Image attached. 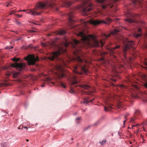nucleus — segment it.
Returning a JSON list of instances; mask_svg holds the SVG:
<instances>
[{
	"label": "nucleus",
	"mask_w": 147,
	"mask_h": 147,
	"mask_svg": "<svg viewBox=\"0 0 147 147\" xmlns=\"http://www.w3.org/2000/svg\"><path fill=\"white\" fill-rule=\"evenodd\" d=\"M96 1L99 3H102L104 2L106 0H96Z\"/></svg>",
	"instance_id": "obj_30"
},
{
	"label": "nucleus",
	"mask_w": 147,
	"mask_h": 147,
	"mask_svg": "<svg viewBox=\"0 0 147 147\" xmlns=\"http://www.w3.org/2000/svg\"><path fill=\"white\" fill-rule=\"evenodd\" d=\"M139 89L138 86L135 85H133L130 90L129 95L132 98H137L138 97V92Z\"/></svg>",
	"instance_id": "obj_8"
},
{
	"label": "nucleus",
	"mask_w": 147,
	"mask_h": 147,
	"mask_svg": "<svg viewBox=\"0 0 147 147\" xmlns=\"http://www.w3.org/2000/svg\"><path fill=\"white\" fill-rule=\"evenodd\" d=\"M132 17H133V18H127L125 20V21H127L129 23L136 22V17L139 16V15L134 14L132 15Z\"/></svg>",
	"instance_id": "obj_11"
},
{
	"label": "nucleus",
	"mask_w": 147,
	"mask_h": 147,
	"mask_svg": "<svg viewBox=\"0 0 147 147\" xmlns=\"http://www.w3.org/2000/svg\"><path fill=\"white\" fill-rule=\"evenodd\" d=\"M57 69L58 70H60L61 69V65H58L57 66Z\"/></svg>",
	"instance_id": "obj_37"
},
{
	"label": "nucleus",
	"mask_w": 147,
	"mask_h": 147,
	"mask_svg": "<svg viewBox=\"0 0 147 147\" xmlns=\"http://www.w3.org/2000/svg\"><path fill=\"white\" fill-rule=\"evenodd\" d=\"M16 15L18 17H19V18H20V17H22V15H18V14H16Z\"/></svg>",
	"instance_id": "obj_44"
},
{
	"label": "nucleus",
	"mask_w": 147,
	"mask_h": 147,
	"mask_svg": "<svg viewBox=\"0 0 147 147\" xmlns=\"http://www.w3.org/2000/svg\"><path fill=\"white\" fill-rule=\"evenodd\" d=\"M47 82L48 83L52 84L53 85H54L55 84V83L54 82L51 81V80L49 79H47Z\"/></svg>",
	"instance_id": "obj_29"
},
{
	"label": "nucleus",
	"mask_w": 147,
	"mask_h": 147,
	"mask_svg": "<svg viewBox=\"0 0 147 147\" xmlns=\"http://www.w3.org/2000/svg\"><path fill=\"white\" fill-rule=\"evenodd\" d=\"M103 60V58H102V59H101V60Z\"/></svg>",
	"instance_id": "obj_61"
},
{
	"label": "nucleus",
	"mask_w": 147,
	"mask_h": 147,
	"mask_svg": "<svg viewBox=\"0 0 147 147\" xmlns=\"http://www.w3.org/2000/svg\"><path fill=\"white\" fill-rule=\"evenodd\" d=\"M107 20L108 22H106L103 20H90L89 22L84 21L82 24L81 25V26L86 27L87 26V24L89 23L95 26L98 25L101 23L109 24V22L111 21V20L109 18H107Z\"/></svg>",
	"instance_id": "obj_6"
},
{
	"label": "nucleus",
	"mask_w": 147,
	"mask_h": 147,
	"mask_svg": "<svg viewBox=\"0 0 147 147\" xmlns=\"http://www.w3.org/2000/svg\"><path fill=\"white\" fill-rule=\"evenodd\" d=\"M21 10H19L18 11V12H21V11H21Z\"/></svg>",
	"instance_id": "obj_54"
},
{
	"label": "nucleus",
	"mask_w": 147,
	"mask_h": 147,
	"mask_svg": "<svg viewBox=\"0 0 147 147\" xmlns=\"http://www.w3.org/2000/svg\"><path fill=\"white\" fill-rule=\"evenodd\" d=\"M18 129H21V128H20V127H18Z\"/></svg>",
	"instance_id": "obj_58"
},
{
	"label": "nucleus",
	"mask_w": 147,
	"mask_h": 147,
	"mask_svg": "<svg viewBox=\"0 0 147 147\" xmlns=\"http://www.w3.org/2000/svg\"><path fill=\"white\" fill-rule=\"evenodd\" d=\"M59 60H60V61L62 63H63V65H65V62H64V61L62 59H59Z\"/></svg>",
	"instance_id": "obj_42"
},
{
	"label": "nucleus",
	"mask_w": 147,
	"mask_h": 147,
	"mask_svg": "<svg viewBox=\"0 0 147 147\" xmlns=\"http://www.w3.org/2000/svg\"><path fill=\"white\" fill-rule=\"evenodd\" d=\"M136 2H138L139 3H140L141 2L142 0H136Z\"/></svg>",
	"instance_id": "obj_45"
},
{
	"label": "nucleus",
	"mask_w": 147,
	"mask_h": 147,
	"mask_svg": "<svg viewBox=\"0 0 147 147\" xmlns=\"http://www.w3.org/2000/svg\"><path fill=\"white\" fill-rule=\"evenodd\" d=\"M26 141H27V142H28L29 141V140L28 139H26Z\"/></svg>",
	"instance_id": "obj_56"
},
{
	"label": "nucleus",
	"mask_w": 147,
	"mask_h": 147,
	"mask_svg": "<svg viewBox=\"0 0 147 147\" xmlns=\"http://www.w3.org/2000/svg\"><path fill=\"white\" fill-rule=\"evenodd\" d=\"M31 30V32H36V31L33 30Z\"/></svg>",
	"instance_id": "obj_49"
},
{
	"label": "nucleus",
	"mask_w": 147,
	"mask_h": 147,
	"mask_svg": "<svg viewBox=\"0 0 147 147\" xmlns=\"http://www.w3.org/2000/svg\"><path fill=\"white\" fill-rule=\"evenodd\" d=\"M59 84L62 87L65 88H66V86H65V84L63 82H60Z\"/></svg>",
	"instance_id": "obj_25"
},
{
	"label": "nucleus",
	"mask_w": 147,
	"mask_h": 147,
	"mask_svg": "<svg viewBox=\"0 0 147 147\" xmlns=\"http://www.w3.org/2000/svg\"><path fill=\"white\" fill-rule=\"evenodd\" d=\"M8 86V84L5 83H0V87L6 86Z\"/></svg>",
	"instance_id": "obj_23"
},
{
	"label": "nucleus",
	"mask_w": 147,
	"mask_h": 147,
	"mask_svg": "<svg viewBox=\"0 0 147 147\" xmlns=\"http://www.w3.org/2000/svg\"><path fill=\"white\" fill-rule=\"evenodd\" d=\"M122 42L125 45L123 50V55L124 57L126 58V52L128 49L133 47V45H134V42L130 41L127 39H123L122 40Z\"/></svg>",
	"instance_id": "obj_7"
},
{
	"label": "nucleus",
	"mask_w": 147,
	"mask_h": 147,
	"mask_svg": "<svg viewBox=\"0 0 147 147\" xmlns=\"http://www.w3.org/2000/svg\"><path fill=\"white\" fill-rule=\"evenodd\" d=\"M27 31L28 33H31L32 32L31 30H28Z\"/></svg>",
	"instance_id": "obj_48"
},
{
	"label": "nucleus",
	"mask_w": 147,
	"mask_h": 147,
	"mask_svg": "<svg viewBox=\"0 0 147 147\" xmlns=\"http://www.w3.org/2000/svg\"><path fill=\"white\" fill-rule=\"evenodd\" d=\"M80 119H81V118L80 117H78V118H77L76 119V121L78 120H80Z\"/></svg>",
	"instance_id": "obj_47"
},
{
	"label": "nucleus",
	"mask_w": 147,
	"mask_h": 147,
	"mask_svg": "<svg viewBox=\"0 0 147 147\" xmlns=\"http://www.w3.org/2000/svg\"><path fill=\"white\" fill-rule=\"evenodd\" d=\"M17 23L18 24H20L19 22H17Z\"/></svg>",
	"instance_id": "obj_55"
},
{
	"label": "nucleus",
	"mask_w": 147,
	"mask_h": 147,
	"mask_svg": "<svg viewBox=\"0 0 147 147\" xmlns=\"http://www.w3.org/2000/svg\"><path fill=\"white\" fill-rule=\"evenodd\" d=\"M62 4H63V5H62V6H65L67 7H68L72 3L69 1H63L61 2V3L60 2L59 3V5H61Z\"/></svg>",
	"instance_id": "obj_12"
},
{
	"label": "nucleus",
	"mask_w": 147,
	"mask_h": 147,
	"mask_svg": "<svg viewBox=\"0 0 147 147\" xmlns=\"http://www.w3.org/2000/svg\"><path fill=\"white\" fill-rule=\"evenodd\" d=\"M136 118H135L134 116V118H131L130 122H131L134 123L135 121V120Z\"/></svg>",
	"instance_id": "obj_32"
},
{
	"label": "nucleus",
	"mask_w": 147,
	"mask_h": 147,
	"mask_svg": "<svg viewBox=\"0 0 147 147\" xmlns=\"http://www.w3.org/2000/svg\"><path fill=\"white\" fill-rule=\"evenodd\" d=\"M78 86L80 88H84V89L85 90H89L91 89V88L90 86L86 84H82L79 85Z\"/></svg>",
	"instance_id": "obj_14"
},
{
	"label": "nucleus",
	"mask_w": 147,
	"mask_h": 147,
	"mask_svg": "<svg viewBox=\"0 0 147 147\" xmlns=\"http://www.w3.org/2000/svg\"><path fill=\"white\" fill-rule=\"evenodd\" d=\"M104 109L105 111H107L109 110V107H105Z\"/></svg>",
	"instance_id": "obj_41"
},
{
	"label": "nucleus",
	"mask_w": 147,
	"mask_h": 147,
	"mask_svg": "<svg viewBox=\"0 0 147 147\" xmlns=\"http://www.w3.org/2000/svg\"><path fill=\"white\" fill-rule=\"evenodd\" d=\"M126 121V120H124L123 121V124H124L125 123V121Z\"/></svg>",
	"instance_id": "obj_53"
},
{
	"label": "nucleus",
	"mask_w": 147,
	"mask_h": 147,
	"mask_svg": "<svg viewBox=\"0 0 147 147\" xmlns=\"http://www.w3.org/2000/svg\"><path fill=\"white\" fill-rule=\"evenodd\" d=\"M68 16L69 17V21L70 22H72L73 21V20L72 18L74 16V14L73 12H70L68 14Z\"/></svg>",
	"instance_id": "obj_21"
},
{
	"label": "nucleus",
	"mask_w": 147,
	"mask_h": 147,
	"mask_svg": "<svg viewBox=\"0 0 147 147\" xmlns=\"http://www.w3.org/2000/svg\"><path fill=\"white\" fill-rule=\"evenodd\" d=\"M8 5H9L8 4V5H7V7H8Z\"/></svg>",
	"instance_id": "obj_60"
},
{
	"label": "nucleus",
	"mask_w": 147,
	"mask_h": 147,
	"mask_svg": "<svg viewBox=\"0 0 147 147\" xmlns=\"http://www.w3.org/2000/svg\"><path fill=\"white\" fill-rule=\"evenodd\" d=\"M78 35L81 37V41L74 39L72 41V46L76 49V51L73 53V54L76 57L74 59L78 62L77 65L74 67V72L79 74H87L88 73V69L87 67L85 64L86 61H83L81 58L82 57V53L80 49L84 45L88 47H102L105 42L103 40L98 41L96 37L94 35H89L86 36L82 32H79Z\"/></svg>",
	"instance_id": "obj_1"
},
{
	"label": "nucleus",
	"mask_w": 147,
	"mask_h": 147,
	"mask_svg": "<svg viewBox=\"0 0 147 147\" xmlns=\"http://www.w3.org/2000/svg\"><path fill=\"white\" fill-rule=\"evenodd\" d=\"M41 86L42 87H43L44 86V84H42L41 85Z\"/></svg>",
	"instance_id": "obj_51"
},
{
	"label": "nucleus",
	"mask_w": 147,
	"mask_h": 147,
	"mask_svg": "<svg viewBox=\"0 0 147 147\" xmlns=\"http://www.w3.org/2000/svg\"><path fill=\"white\" fill-rule=\"evenodd\" d=\"M25 59L28 61L29 65H34L36 61L39 60L38 57L37 56L36 58L34 55H29L27 57H25Z\"/></svg>",
	"instance_id": "obj_9"
},
{
	"label": "nucleus",
	"mask_w": 147,
	"mask_h": 147,
	"mask_svg": "<svg viewBox=\"0 0 147 147\" xmlns=\"http://www.w3.org/2000/svg\"><path fill=\"white\" fill-rule=\"evenodd\" d=\"M13 48V47L12 46H8L6 47L5 48L6 49H12Z\"/></svg>",
	"instance_id": "obj_36"
},
{
	"label": "nucleus",
	"mask_w": 147,
	"mask_h": 147,
	"mask_svg": "<svg viewBox=\"0 0 147 147\" xmlns=\"http://www.w3.org/2000/svg\"><path fill=\"white\" fill-rule=\"evenodd\" d=\"M89 98H85L84 100L83 103L85 104L88 103L89 102H92L93 100H94V98H93L92 99L89 100Z\"/></svg>",
	"instance_id": "obj_20"
},
{
	"label": "nucleus",
	"mask_w": 147,
	"mask_h": 147,
	"mask_svg": "<svg viewBox=\"0 0 147 147\" xmlns=\"http://www.w3.org/2000/svg\"><path fill=\"white\" fill-rule=\"evenodd\" d=\"M134 36L136 38H137L138 37L141 36V34H136L135 33H134Z\"/></svg>",
	"instance_id": "obj_26"
},
{
	"label": "nucleus",
	"mask_w": 147,
	"mask_h": 147,
	"mask_svg": "<svg viewBox=\"0 0 147 147\" xmlns=\"http://www.w3.org/2000/svg\"><path fill=\"white\" fill-rule=\"evenodd\" d=\"M125 118H126V116H125Z\"/></svg>",
	"instance_id": "obj_62"
},
{
	"label": "nucleus",
	"mask_w": 147,
	"mask_h": 147,
	"mask_svg": "<svg viewBox=\"0 0 147 147\" xmlns=\"http://www.w3.org/2000/svg\"><path fill=\"white\" fill-rule=\"evenodd\" d=\"M119 47V46H116L115 47H113L112 48H111L110 49V51L111 53L114 54L115 53V50L116 49H118Z\"/></svg>",
	"instance_id": "obj_19"
},
{
	"label": "nucleus",
	"mask_w": 147,
	"mask_h": 147,
	"mask_svg": "<svg viewBox=\"0 0 147 147\" xmlns=\"http://www.w3.org/2000/svg\"><path fill=\"white\" fill-rule=\"evenodd\" d=\"M65 76V75L63 74H61L59 76V78H63Z\"/></svg>",
	"instance_id": "obj_33"
},
{
	"label": "nucleus",
	"mask_w": 147,
	"mask_h": 147,
	"mask_svg": "<svg viewBox=\"0 0 147 147\" xmlns=\"http://www.w3.org/2000/svg\"><path fill=\"white\" fill-rule=\"evenodd\" d=\"M108 6V5H107V4L105 3L104 5H102V7L103 9H106Z\"/></svg>",
	"instance_id": "obj_31"
},
{
	"label": "nucleus",
	"mask_w": 147,
	"mask_h": 147,
	"mask_svg": "<svg viewBox=\"0 0 147 147\" xmlns=\"http://www.w3.org/2000/svg\"><path fill=\"white\" fill-rule=\"evenodd\" d=\"M26 67V64L22 63H14L11 64V67L16 68L19 72H14L13 73V76L14 78H16L19 74H21V71L24 70Z\"/></svg>",
	"instance_id": "obj_4"
},
{
	"label": "nucleus",
	"mask_w": 147,
	"mask_h": 147,
	"mask_svg": "<svg viewBox=\"0 0 147 147\" xmlns=\"http://www.w3.org/2000/svg\"><path fill=\"white\" fill-rule=\"evenodd\" d=\"M106 142V140H102V142H100L99 143H100V144L101 145H103L105 144Z\"/></svg>",
	"instance_id": "obj_28"
},
{
	"label": "nucleus",
	"mask_w": 147,
	"mask_h": 147,
	"mask_svg": "<svg viewBox=\"0 0 147 147\" xmlns=\"http://www.w3.org/2000/svg\"><path fill=\"white\" fill-rule=\"evenodd\" d=\"M136 126V125H132V127H135Z\"/></svg>",
	"instance_id": "obj_52"
},
{
	"label": "nucleus",
	"mask_w": 147,
	"mask_h": 147,
	"mask_svg": "<svg viewBox=\"0 0 147 147\" xmlns=\"http://www.w3.org/2000/svg\"><path fill=\"white\" fill-rule=\"evenodd\" d=\"M94 92V90L92 91H90L89 92L86 91L82 90L81 91V92L82 94H86L89 95H91Z\"/></svg>",
	"instance_id": "obj_18"
},
{
	"label": "nucleus",
	"mask_w": 147,
	"mask_h": 147,
	"mask_svg": "<svg viewBox=\"0 0 147 147\" xmlns=\"http://www.w3.org/2000/svg\"><path fill=\"white\" fill-rule=\"evenodd\" d=\"M70 92L71 94H74L75 92L72 89H71L70 90Z\"/></svg>",
	"instance_id": "obj_39"
},
{
	"label": "nucleus",
	"mask_w": 147,
	"mask_h": 147,
	"mask_svg": "<svg viewBox=\"0 0 147 147\" xmlns=\"http://www.w3.org/2000/svg\"><path fill=\"white\" fill-rule=\"evenodd\" d=\"M109 107L110 108H111V106H109Z\"/></svg>",
	"instance_id": "obj_59"
},
{
	"label": "nucleus",
	"mask_w": 147,
	"mask_h": 147,
	"mask_svg": "<svg viewBox=\"0 0 147 147\" xmlns=\"http://www.w3.org/2000/svg\"><path fill=\"white\" fill-rule=\"evenodd\" d=\"M119 86L121 88H126V86H124L123 85H119Z\"/></svg>",
	"instance_id": "obj_43"
},
{
	"label": "nucleus",
	"mask_w": 147,
	"mask_h": 147,
	"mask_svg": "<svg viewBox=\"0 0 147 147\" xmlns=\"http://www.w3.org/2000/svg\"><path fill=\"white\" fill-rule=\"evenodd\" d=\"M120 29L118 28L115 29L114 30L111 32V33H109L107 34H104L103 35L102 37L105 39H106L108 37H110L111 35H114L117 33L119 32H120Z\"/></svg>",
	"instance_id": "obj_10"
},
{
	"label": "nucleus",
	"mask_w": 147,
	"mask_h": 147,
	"mask_svg": "<svg viewBox=\"0 0 147 147\" xmlns=\"http://www.w3.org/2000/svg\"><path fill=\"white\" fill-rule=\"evenodd\" d=\"M11 59L12 60H13V61L15 62L18 61L20 60L19 59L15 57H14L13 58Z\"/></svg>",
	"instance_id": "obj_24"
},
{
	"label": "nucleus",
	"mask_w": 147,
	"mask_h": 147,
	"mask_svg": "<svg viewBox=\"0 0 147 147\" xmlns=\"http://www.w3.org/2000/svg\"><path fill=\"white\" fill-rule=\"evenodd\" d=\"M144 64L146 66V67H144L147 70V62H145L144 63Z\"/></svg>",
	"instance_id": "obj_38"
},
{
	"label": "nucleus",
	"mask_w": 147,
	"mask_h": 147,
	"mask_svg": "<svg viewBox=\"0 0 147 147\" xmlns=\"http://www.w3.org/2000/svg\"><path fill=\"white\" fill-rule=\"evenodd\" d=\"M141 115V113L140 110L138 109H136L135 110L134 114V117L135 118H138L140 117Z\"/></svg>",
	"instance_id": "obj_16"
},
{
	"label": "nucleus",
	"mask_w": 147,
	"mask_h": 147,
	"mask_svg": "<svg viewBox=\"0 0 147 147\" xmlns=\"http://www.w3.org/2000/svg\"><path fill=\"white\" fill-rule=\"evenodd\" d=\"M138 125H138H136V126H137Z\"/></svg>",
	"instance_id": "obj_63"
},
{
	"label": "nucleus",
	"mask_w": 147,
	"mask_h": 147,
	"mask_svg": "<svg viewBox=\"0 0 147 147\" xmlns=\"http://www.w3.org/2000/svg\"><path fill=\"white\" fill-rule=\"evenodd\" d=\"M1 147H9V144L8 141L2 142L1 144Z\"/></svg>",
	"instance_id": "obj_17"
},
{
	"label": "nucleus",
	"mask_w": 147,
	"mask_h": 147,
	"mask_svg": "<svg viewBox=\"0 0 147 147\" xmlns=\"http://www.w3.org/2000/svg\"><path fill=\"white\" fill-rule=\"evenodd\" d=\"M99 123L98 121H97L94 124V126L97 125H98Z\"/></svg>",
	"instance_id": "obj_40"
},
{
	"label": "nucleus",
	"mask_w": 147,
	"mask_h": 147,
	"mask_svg": "<svg viewBox=\"0 0 147 147\" xmlns=\"http://www.w3.org/2000/svg\"><path fill=\"white\" fill-rule=\"evenodd\" d=\"M24 128L26 129H28V127H26V126H25V127H24Z\"/></svg>",
	"instance_id": "obj_50"
},
{
	"label": "nucleus",
	"mask_w": 147,
	"mask_h": 147,
	"mask_svg": "<svg viewBox=\"0 0 147 147\" xmlns=\"http://www.w3.org/2000/svg\"><path fill=\"white\" fill-rule=\"evenodd\" d=\"M123 105V103L122 102L118 101L117 104V107L118 108L120 109L122 107Z\"/></svg>",
	"instance_id": "obj_22"
},
{
	"label": "nucleus",
	"mask_w": 147,
	"mask_h": 147,
	"mask_svg": "<svg viewBox=\"0 0 147 147\" xmlns=\"http://www.w3.org/2000/svg\"><path fill=\"white\" fill-rule=\"evenodd\" d=\"M77 78L76 76L73 77L71 80V84L72 85H74L77 83L78 82L77 81Z\"/></svg>",
	"instance_id": "obj_15"
},
{
	"label": "nucleus",
	"mask_w": 147,
	"mask_h": 147,
	"mask_svg": "<svg viewBox=\"0 0 147 147\" xmlns=\"http://www.w3.org/2000/svg\"><path fill=\"white\" fill-rule=\"evenodd\" d=\"M66 33V32L65 31L62 30L60 31L59 32V34L60 35H63Z\"/></svg>",
	"instance_id": "obj_27"
},
{
	"label": "nucleus",
	"mask_w": 147,
	"mask_h": 147,
	"mask_svg": "<svg viewBox=\"0 0 147 147\" xmlns=\"http://www.w3.org/2000/svg\"><path fill=\"white\" fill-rule=\"evenodd\" d=\"M113 81H114L115 82H116V80H114H114H113Z\"/></svg>",
	"instance_id": "obj_57"
},
{
	"label": "nucleus",
	"mask_w": 147,
	"mask_h": 147,
	"mask_svg": "<svg viewBox=\"0 0 147 147\" xmlns=\"http://www.w3.org/2000/svg\"><path fill=\"white\" fill-rule=\"evenodd\" d=\"M57 1L53 0H45L40 2L33 9L26 10L24 9L21 10L22 11L26 12V13L33 16L39 15L45 9H52L58 11L59 6Z\"/></svg>",
	"instance_id": "obj_2"
},
{
	"label": "nucleus",
	"mask_w": 147,
	"mask_h": 147,
	"mask_svg": "<svg viewBox=\"0 0 147 147\" xmlns=\"http://www.w3.org/2000/svg\"><path fill=\"white\" fill-rule=\"evenodd\" d=\"M138 30L139 32H140L142 30L141 28H138Z\"/></svg>",
	"instance_id": "obj_46"
},
{
	"label": "nucleus",
	"mask_w": 147,
	"mask_h": 147,
	"mask_svg": "<svg viewBox=\"0 0 147 147\" xmlns=\"http://www.w3.org/2000/svg\"><path fill=\"white\" fill-rule=\"evenodd\" d=\"M15 13V10H13L11 11L9 15H11Z\"/></svg>",
	"instance_id": "obj_34"
},
{
	"label": "nucleus",
	"mask_w": 147,
	"mask_h": 147,
	"mask_svg": "<svg viewBox=\"0 0 147 147\" xmlns=\"http://www.w3.org/2000/svg\"><path fill=\"white\" fill-rule=\"evenodd\" d=\"M12 73V72H11V71H9L7 73V74H6V75L7 76H9Z\"/></svg>",
	"instance_id": "obj_35"
},
{
	"label": "nucleus",
	"mask_w": 147,
	"mask_h": 147,
	"mask_svg": "<svg viewBox=\"0 0 147 147\" xmlns=\"http://www.w3.org/2000/svg\"><path fill=\"white\" fill-rule=\"evenodd\" d=\"M141 77L142 80L145 81L144 86L145 88L147 89V75L143 74L142 75Z\"/></svg>",
	"instance_id": "obj_13"
},
{
	"label": "nucleus",
	"mask_w": 147,
	"mask_h": 147,
	"mask_svg": "<svg viewBox=\"0 0 147 147\" xmlns=\"http://www.w3.org/2000/svg\"><path fill=\"white\" fill-rule=\"evenodd\" d=\"M130 144H131L132 143V142H130Z\"/></svg>",
	"instance_id": "obj_64"
},
{
	"label": "nucleus",
	"mask_w": 147,
	"mask_h": 147,
	"mask_svg": "<svg viewBox=\"0 0 147 147\" xmlns=\"http://www.w3.org/2000/svg\"><path fill=\"white\" fill-rule=\"evenodd\" d=\"M69 45V43L66 42L64 44V47H59L58 50L55 52H53L51 54L50 56L48 57L49 60L53 61L54 59H59L58 58V56L61 53L65 52L67 51L65 48Z\"/></svg>",
	"instance_id": "obj_3"
},
{
	"label": "nucleus",
	"mask_w": 147,
	"mask_h": 147,
	"mask_svg": "<svg viewBox=\"0 0 147 147\" xmlns=\"http://www.w3.org/2000/svg\"><path fill=\"white\" fill-rule=\"evenodd\" d=\"M90 0H83L82 9L84 15H88L87 12L91 11L93 9V6L92 4L90 3Z\"/></svg>",
	"instance_id": "obj_5"
}]
</instances>
